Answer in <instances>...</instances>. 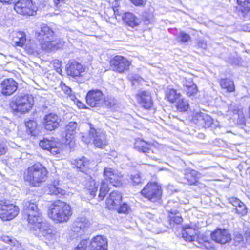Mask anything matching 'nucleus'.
Here are the masks:
<instances>
[{
  "mask_svg": "<svg viewBox=\"0 0 250 250\" xmlns=\"http://www.w3.org/2000/svg\"><path fill=\"white\" fill-rule=\"evenodd\" d=\"M23 216L27 217L30 230L36 236L43 237L49 241L55 239L56 235L52 227L42 216V214L37 205L29 201L25 200L23 203Z\"/></svg>",
  "mask_w": 250,
  "mask_h": 250,
  "instance_id": "obj_1",
  "label": "nucleus"
},
{
  "mask_svg": "<svg viewBox=\"0 0 250 250\" xmlns=\"http://www.w3.org/2000/svg\"><path fill=\"white\" fill-rule=\"evenodd\" d=\"M48 215L56 223L66 222L72 215L71 207L64 202L57 200L50 205Z\"/></svg>",
  "mask_w": 250,
  "mask_h": 250,
  "instance_id": "obj_2",
  "label": "nucleus"
},
{
  "mask_svg": "<svg viewBox=\"0 0 250 250\" xmlns=\"http://www.w3.org/2000/svg\"><path fill=\"white\" fill-rule=\"evenodd\" d=\"M36 37L41 42L40 45L43 50L52 51L59 48L57 41L53 40V31L47 25L42 24L41 26L40 31L36 33Z\"/></svg>",
  "mask_w": 250,
  "mask_h": 250,
  "instance_id": "obj_3",
  "label": "nucleus"
},
{
  "mask_svg": "<svg viewBox=\"0 0 250 250\" xmlns=\"http://www.w3.org/2000/svg\"><path fill=\"white\" fill-rule=\"evenodd\" d=\"M47 174V169L42 165L35 164L28 168L25 180L30 186L36 187L46 181Z\"/></svg>",
  "mask_w": 250,
  "mask_h": 250,
  "instance_id": "obj_4",
  "label": "nucleus"
},
{
  "mask_svg": "<svg viewBox=\"0 0 250 250\" xmlns=\"http://www.w3.org/2000/svg\"><path fill=\"white\" fill-rule=\"evenodd\" d=\"M32 98L29 95H21L14 97L10 105L14 111L25 113L32 108Z\"/></svg>",
  "mask_w": 250,
  "mask_h": 250,
  "instance_id": "obj_5",
  "label": "nucleus"
},
{
  "mask_svg": "<svg viewBox=\"0 0 250 250\" xmlns=\"http://www.w3.org/2000/svg\"><path fill=\"white\" fill-rule=\"evenodd\" d=\"M141 193L148 200L156 202L160 200L162 196V187L157 183H148L141 190Z\"/></svg>",
  "mask_w": 250,
  "mask_h": 250,
  "instance_id": "obj_6",
  "label": "nucleus"
},
{
  "mask_svg": "<svg viewBox=\"0 0 250 250\" xmlns=\"http://www.w3.org/2000/svg\"><path fill=\"white\" fill-rule=\"evenodd\" d=\"M19 213L17 206L5 199L0 200V217L3 221L13 219Z\"/></svg>",
  "mask_w": 250,
  "mask_h": 250,
  "instance_id": "obj_7",
  "label": "nucleus"
},
{
  "mask_svg": "<svg viewBox=\"0 0 250 250\" xmlns=\"http://www.w3.org/2000/svg\"><path fill=\"white\" fill-rule=\"evenodd\" d=\"M14 8L17 13L24 16L33 15L36 11L31 0H18Z\"/></svg>",
  "mask_w": 250,
  "mask_h": 250,
  "instance_id": "obj_8",
  "label": "nucleus"
},
{
  "mask_svg": "<svg viewBox=\"0 0 250 250\" xmlns=\"http://www.w3.org/2000/svg\"><path fill=\"white\" fill-rule=\"evenodd\" d=\"M110 64L113 71L122 73L129 69L131 62L125 58L117 55L111 60Z\"/></svg>",
  "mask_w": 250,
  "mask_h": 250,
  "instance_id": "obj_9",
  "label": "nucleus"
},
{
  "mask_svg": "<svg viewBox=\"0 0 250 250\" xmlns=\"http://www.w3.org/2000/svg\"><path fill=\"white\" fill-rule=\"evenodd\" d=\"M104 94L98 89L91 90L86 95V101L88 105L92 107H101L104 104Z\"/></svg>",
  "mask_w": 250,
  "mask_h": 250,
  "instance_id": "obj_10",
  "label": "nucleus"
},
{
  "mask_svg": "<svg viewBox=\"0 0 250 250\" xmlns=\"http://www.w3.org/2000/svg\"><path fill=\"white\" fill-rule=\"evenodd\" d=\"M89 134L93 137V143L95 146L103 148L107 144L106 136L100 129H96L92 124H89Z\"/></svg>",
  "mask_w": 250,
  "mask_h": 250,
  "instance_id": "obj_11",
  "label": "nucleus"
},
{
  "mask_svg": "<svg viewBox=\"0 0 250 250\" xmlns=\"http://www.w3.org/2000/svg\"><path fill=\"white\" fill-rule=\"evenodd\" d=\"M105 180L113 186L118 187L122 185L123 176L121 172L110 167H105L104 171Z\"/></svg>",
  "mask_w": 250,
  "mask_h": 250,
  "instance_id": "obj_12",
  "label": "nucleus"
},
{
  "mask_svg": "<svg viewBox=\"0 0 250 250\" xmlns=\"http://www.w3.org/2000/svg\"><path fill=\"white\" fill-rule=\"evenodd\" d=\"M65 69L67 75L77 79L83 76L85 68L77 61L70 60L66 65Z\"/></svg>",
  "mask_w": 250,
  "mask_h": 250,
  "instance_id": "obj_13",
  "label": "nucleus"
},
{
  "mask_svg": "<svg viewBox=\"0 0 250 250\" xmlns=\"http://www.w3.org/2000/svg\"><path fill=\"white\" fill-rule=\"evenodd\" d=\"M39 145L42 149L48 150L53 155H57L60 153L61 149L60 143L53 137L44 138L41 140Z\"/></svg>",
  "mask_w": 250,
  "mask_h": 250,
  "instance_id": "obj_14",
  "label": "nucleus"
},
{
  "mask_svg": "<svg viewBox=\"0 0 250 250\" xmlns=\"http://www.w3.org/2000/svg\"><path fill=\"white\" fill-rule=\"evenodd\" d=\"M18 88L17 83L12 78L5 79L0 83V90L4 96H10Z\"/></svg>",
  "mask_w": 250,
  "mask_h": 250,
  "instance_id": "obj_15",
  "label": "nucleus"
},
{
  "mask_svg": "<svg viewBox=\"0 0 250 250\" xmlns=\"http://www.w3.org/2000/svg\"><path fill=\"white\" fill-rule=\"evenodd\" d=\"M88 246L90 250H107V239L104 236L97 235L91 239Z\"/></svg>",
  "mask_w": 250,
  "mask_h": 250,
  "instance_id": "obj_16",
  "label": "nucleus"
},
{
  "mask_svg": "<svg viewBox=\"0 0 250 250\" xmlns=\"http://www.w3.org/2000/svg\"><path fill=\"white\" fill-rule=\"evenodd\" d=\"M60 121L57 114L49 113L44 116L43 123L46 130L52 131L58 127Z\"/></svg>",
  "mask_w": 250,
  "mask_h": 250,
  "instance_id": "obj_17",
  "label": "nucleus"
},
{
  "mask_svg": "<svg viewBox=\"0 0 250 250\" xmlns=\"http://www.w3.org/2000/svg\"><path fill=\"white\" fill-rule=\"evenodd\" d=\"M193 121L197 125L205 128L210 127L213 122V120L210 116L201 112L196 113Z\"/></svg>",
  "mask_w": 250,
  "mask_h": 250,
  "instance_id": "obj_18",
  "label": "nucleus"
},
{
  "mask_svg": "<svg viewBox=\"0 0 250 250\" xmlns=\"http://www.w3.org/2000/svg\"><path fill=\"white\" fill-rule=\"evenodd\" d=\"M211 237L213 240L220 244H225L231 240V235L226 229H217L211 234Z\"/></svg>",
  "mask_w": 250,
  "mask_h": 250,
  "instance_id": "obj_19",
  "label": "nucleus"
},
{
  "mask_svg": "<svg viewBox=\"0 0 250 250\" xmlns=\"http://www.w3.org/2000/svg\"><path fill=\"white\" fill-rule=\"evenodd\" d=\"M197 174L198 172L195 170L186 169L180 182L189 185H197L198 183Z\"/></svg>",
  "mask_w": 250,
  "mask_h": 250,
  "instance_id": "obj_20",
  "label": "nucleus"
},
{
  "mask_svg": "<svg viewBox=\"0 0 250 250\" xmlns=\"http://www.w3.org/2000/svg\"><path fill=\"white\" fill-rule=\"evenodd\" d=\"M122 199L121 193L117 191H113L110 193L109 197L107 199L106 204L109 209H117L120 205Z\"/></svg>",
  "mask_w": 250,
  "mask_h": 250,
  "instance_id": "obj_21",
  "label": "nucleus"
},
{
  "mask_svg": "<svg viewBox=\"0 0 250 250\" xmlns=\"http://www.w3.org/2000/svg\"><path fill=\"white\" fill-rule=\"evenodd\" d=\"M137 99L140 104L146 109H149L153 104L151 97L148 91H140L137 94Z\"/></svg>",
  "mask_w": 250,
  "mask_h": 250,
  "instance_id": "obj_22",
  "label": "nucleus"
},
{
  "mask_svg": "<svg viewBox=\"0 0 250 250\" xmlns=\"http://www.w3.org/2000/svg\"><path fill=\"white\" fill-rule=\"evenodd\" d=\"M73 164L80 171L85 173L90 168L91 163L85 157L73 161Z\"/></svg>",
  "mask_w": 250,
  "mask_h": 250,
  "instance_id": "obj_23",
  "label": "nucleus"
},
{
  "mask_svg": "<svg viewBox=\"0 0 250 250\" xmlns=\"http://www.w3.org/2000/svg\"><path fill=\"white\" fill-rule=\"evenodd\" d=\"M198 230L190 227L188 226H186L183 228L182 230V237L186 241L191 242L195 241L197 238V233Z\"/></svg>",
  "mask_w": 250,
  "mask_h": 250,
  "instance_id": "obj_24",
  "label": "nucleus"
},
{
  "mask_svg": "<svg viewBox=\"0 0 250 250\" xmlns=\"http://www.w3.org/2000/svg\"><path fill=\"white\" fill-rule=\"evenodd\" d=\"M167 211L169 212V221L170 226H174V224H179L183 221V218L181 213L178 210L174 208L168 209Z\"/></svg>",
  "mask_w": 250,
  "mask_h": 250,
  "instance_id": "obj_25",
  "label": "nucleus"
},
{
  "mask_svg": "<svg viewBox=\"0 0 250 250\" xmlns=\"http://www.w3.org/2000/svg\"><path fill=\"white\" fill-rule=\"evenodd\" d=\"M123 19L128 26L132 27L138 26L140 23V20L130 12L125 13L123 16Z\"/></svg>",
  "mask_w": 250,
  "mask_h": 250,
  "instance_id": "obj_26",
  "label": "nucleus"
},
{
  "mask_svg": "<svg viewBox=\"0 0 250 250\" xmlns=\"http://www.w3.org/2000/svg\"><path fill=\"white\" fill-rule=\"evenodd\" d=\"M88 221L85 217L77 218L73 224L72 230L79 232L83 230L88 225Z\"/></svg>",
  "mask_w": 250,
  "mask_h": 250,
  "instance_id": "obj_27",
  "label": "nucleus"
},
{
  "mask_svg": "<svg viewBox=\"0 0 250 250\" xmlns=\"http://www.w3.org/2000/svg\"><path fill=\"white\" fill-rule=\"evenodd\" d=\"M78 130V124L76 122H70L65 127V139L71 140Z\"/></svg>",
  "mask_w": 250,
  "mask_h": 250,
  "instance_id": "obj_28",
  "label": "nucleus"
},
{
  "mask_svg": "<svg viewBox=\"0 0 250 250\" xmlns=\"http://www.w3.org/2000/svg\"><path fill=\"white\" fill-rule=\"evenodd\" d=\"M150 146V145L149 144L142 140H136L134 144V147L136 149L146 154L147 155L151 151Z\"/></svg>",
  "mask_w": 250,
  "mask_h": 250,
  "instance_id": "obj_29",
  "label": "nucleus"
},
{
  "mask_svg": "<svg viewBox=\"0 0 250 250\" xmlns=\"http://www.w3.org/2000/svg\"><path fill=\"white\" fill-rule=\"evenodd\" d=\"M26 41V35L23 32H18L13 37L12 42L16 46L22 47Z\"/></svg>",
  "mask_w": 250,
  "mask_h": 250,
  "instance_id": "obj_30",
  "label": "nucleus"
},
{
  "mask_svg": "<svg viewBox=\"0 0 250 250\" xmlns=\"http://www.w3.org/2000/svg\"><path fill=\"white\" fill-rule=\"evenodd\" d=\"M181 96V94L177 92L173 88H167L166 91V97L168 101L171 103L175 102Z\"/></svg>",
  "mask_w": 250,
  "mask_h": 250,
  "instance_id": "obj_31",
  "label": "nucleus"
},
{
  "mask_svg": "<svg viewBox=\"0 0 250 250\" xmlns=\"http://www.w3.org/2000/svg\"><path fill=\"white\" fill-rule=\"evenodd\" d=\"M220 84L222 88L227 89L228 92H231L235 90L234 83L230 79H222L220 80Z\"/></svg>",
  "mask_w": 250,
  "mask_h": 250,
  "instance_id": "obj_32",
  "label": "nucleus"
},
{
  "mask_svg": "<svg viewBox=\"0 0 250 250\" xmlns=\"http://www.w3.org/2000/svg\"><path fill=\"white\" fill-rule=\"evenodd\" d=\"M239 9L244 14L247 13L250 10V0H237Z\"/></svg>",
  "mask_w": 250,
  "mask_h": 250,
  "instance_id": "obj_33",
  "label": "nucleus"
},
{
  "mask_svg": "<svg viewBox=\"0 0 250 250\" xmlns=\"http://www.w3.org/2000/svg\"><path fill=\"white\" fill-rule=\"evenodd\" d=\"M176 106L180 112H185L188 110L189 104L186 100L181 98L178 100Z\"/></svg>",
  "mask_w": 250,
  "mask_h": 250,
  "instance_id": "obj_34",
  "label": "nucleus"
},
{
  "mask_svg": "<svg viewBox=\"0 0 250 250\" xmlns=\"http://www.w3.org/2000/svg\"><path fill=\"white\" fill-rule=\"evenodd\" d=\"M117 100L111 96H107L104 98L103 106L107 107H112L116 105Z\"/></svg>",
  "mask_w": 250,
  "mask_h": 250,
  "instance_id": "obj_35",
  "label": "nucleus"
},
{
  "mask_svg": "<svg viewBox=\"0 0 250 250\" xmlns=\"http://www.w3.org/2000/svg\"><path fill=\"white\" fill-rule=\"evenodd\" d=\"M49 193L50 194L63 195L65 194V190L57 187L55 184H51L49 187Z\"/></svg>",
  "mask_w": 250,
  "mask_h": 250,
  "instance_id": "obj_36",
  "label": "nucleus"
},
{
  "mask_svg": "<svg viewBox=\"0 0 250 250\" xmlns=\"http://www.w3.org/2000/svg\"><path fill=\"white\" fill-rule=\"evenodd\" d=\"M1 240L3 242L10 244L11 246L19 247L21 244L15 238L9 236H3L1 237Z\"/></svg>",
  "mask_w": 250,
  "mask_h": 250,
  "instance_id": "obj_37",
  "label": "nucleus"
},
{
  "mask_svg": "<svg viewBox=\"0 0 250 250\" xmlns=\"http://www.w3.org/2000/svg\"><path fill=\"white\" fill-rule=\"evenodd\" d=\"M108 188L107 184L106 183H105L104 181L101 183L98 196L99 200H102L104 198L106 193L108 191Z\"/></svg>",
  "mask_w": 250,
  "mask_h": 250,
  "instance_id": "obj_38",
  "label": "nucleus"
},
{
  "mask_svg": "<svg viewBox=\"0 0 250 250\" xmlns=\"http://www.w3.org/2000/svg\"><path fill=\"white\" fill-rule=\"evenodd\" d=\"M184 91L188 97L194 96L198 92V89L196 84L193 85L188 88H184Z\"/></svg>",
  "mask_w": 250,
  "mask_h": 250,
  "instance_id": "obj_39",
  "label": "nucleus"
},
{
  "mask_svg": "<svg viewBox=\"0 0 250 250\" xmlns=\"http://www.w3.org/2000/svg\"><path fill=\"white\" fill-rule=\"evenodd\" d=\"M191 38L190 36L183 31L179 33L178 36L177 37V40L182 43H185L190 40Z\"/></svg>",
  "mask_w": 250,
  "mask_h": 250,
  "instance_id": "obj_40",
  "label": "nucleus"
},
{
  "mask_svg": "<svg viewBox=\"0 0 250 250\" xmlns=\"http://www.w3.org/2000/svg\"><path fill=\"white\" fill-rule=\"evenodd\" d=\"M113 210H117L120 213L126 214L129 212L130 210V207L126 203H124L122 205L118 206V208L117 209H114Z\"/></svg>",
  "mask_w": 250,
  "mask_h": 250,
  "instance_id": "obj_41",
  "label": "nucleus"
},
{
  "mask_svg": "<svg viewBox=\"0 0 250 250\" xmlns=\"http://www.w3.org/2000/svg\"><path fill=\"white\" fill-rule=\"evenodd\" d=\"M235 210L236 211V213L241 216H244L247 213V208L246 206L243 202H241V204L235 208Z\"/></svg>",
  "mask_w": 250,
  "mask_h": 250,
  "instance_id": "obj_42",
  "label": "nucleus"
},
{
  "mask_svg": "<svg viewBox=\"0 0 250 250\" xmlns=\"http://www.w3.org/2000/svg\"><path fill=\"white\" fill-rule=\"evenodd\" d=\"M131 179L134 186L141 184L143 181L141 177V174L140 173H137L131 175Z\"/></svg>",
  "mask_w": 250,
  "mask_h": 250,
  "instance_id": "obj_43",
  "label": "nucleus"
},
{
  "mask_svg": "<svg viewBox=\"0 0 250 250\" xmlns=\"http://www.w3.org/2000/svg\"><path fill=\"white\" fill-rule=\"evenodd\" d=\"M89 241L87 240H82L79 243L77 247L75 248L74 250H87V247Z\"/></svg>",
  "mask_w": 250,
  "mask_h": 250,
  "instance_id": "obj_44",
  "label": "nucleus"
},
{
  "mask_svg": "<svg viewBox=\"0 0 250 250\" xmlns=\"http://www.w3.org/2000/svg\"><path fill=\"white\" fill-rule=\"evenodd\" d=\"M182 83L184 88H188L191 86L195 84L191 78L184 77L182 80Z\"/></svg>",
  "mask_w": 250,
  "mask_h": 250,
  "instance_id": "obj_45",
  "label": "nucleus"
},
{
  "mask_svg": "<svg viewBox=\"0 0 250 250\" xmlns=\"http://www.w3.org/2000/svg\"><path fill=\"white\" fill-rule=\"evenodd\" d=\"M26 127L29 130V132L32 134L37 127V123L33 120H30L25 123Z\"/></svg>",
  "mask_w": 250,
  "mask_h": 250,
  "instance_id": "obj_46",
  "label": "nucleus"
},
{
  "mask_svg": "<svg viewBox=\"0 0 250 250\" xmlns=\"http://www.w3.org/2000/svg\"><path fill=\"white\" fill-rule=\"evenodd\" d=\"M234 240L235 243L240 244L244 241L243 236L241 233L239 232H235L234 234Z\"/></svg>",
  "mask_w": 250,
  "mask_h": 250,
  "instance_id": "obj_47",
  "label": "nucleus"
},
{
  "mask_svg": "<svg viewBox=\"0 0 250 250\" xmlns=\"http://www.w3.org/2000/svg\"><path fill=\"white\" fill-rule=\"evenodd\" d=\"M128 78L132 82V85H135L137 83H140L141 81V78L136 75H129Z\"/></svg>",
  "mask_w": 250,
  "mask_h": 250,
  "instance_id": "obj_48",
  "label": "nucleus"
},
{
  "mask_svg": "<svg viewBox=\"0 0 250 250\" xmlns=\"http://www.w3.org/2000/svg\"><path fill=\"white\" fill-rule=\"evenodd\" d=\"M136 6L144 7L146 3V0H130Z\"/></svg>",
  "mask_w": 250,
  "mask_h": 250,
  "instance_id": "obj_49",
  "label": "nucleus"
},
{
  "mask_svg": "<svg viewBox=\"0 0 250 250\" xmlns=\"http://www.w3.org/2000/svg\"><path fill=\"white\" fill-rule=\"evenodd\" d=\"M229 203L231 204L235 208L237 207L240 204H241V201L238 198L235 197H231L229 199Z\"/></svg>",
  "mask_w": 250,
  "mask_h": 250,
  "instance_id": "obj_50",
  "label": "nucleus"
},
{
  "mask_svg": "<svg viewBox=\"0 0 250 250\" xmlns=\"http://www.w3.org/2000/svg\"><path fill=\"white\" fill-rule=\"evenodd\" d=\"M7 150V146L0 140V157L4 155Z\"/></svg>",
  "mask_w": 250,
  "mask_h": 250,
  "instance_id": "obj_51",
  "label": "nucleus"
},
{
  "mask_svg": "<svg viewBox=\"0 0 250 250\" xmlns=\"http://www.w3.org/2000/svg\"><path fill=\"white\" fill-rule=\"evenodd\" d=\"M82 140L85 143L88 144L92 141H93V137H92L89 134L88 135H83L82 136Z\"/></svg>",
  "mask_w": 250,
  "mask_h": 250,
  "instance_id": "obj_52",
  "label": "nucleus"
},
{
  "mask_svg": "<svg viewBox=\"0 0 250 250\" xmlns=\"http://www.w3.org/2000/svg\"><path fill=\"white\" fill-rule=\"evenodd\" d=\"M203 246L208 250H212L214 248L213 245L208 241H204Z\"/></svg>",
  "mask_w": 250,
  "mask_h": 250,
  "instance_id": "obj_53",
  "label": "nucleus"
},
{
  "mask_svg": "<svg viewBox=\"0 0 250 250\" xmlns=\"http://www.w3.org/2000/svg\"><path fill=\"white\" fill-rule=\"evenodd\" d=\"M229 110L232 112L234 114H236L238 112V107L236 105H233L232 104H230V106L229 107Z\"/></svg>",
  "mask_w": 250,
  "mask_h": 250,
  "instance_id": "obj_54",
  "label": "nucleus"
},
{
  "mask_svg": "<svg viewBox=\"0 0 250 250\" xmlns=\"http://www.w3.org/2000/svg\"><path fill=\"white\" fill-rule=\"evenodd\" d=\"M94 188L92 189H89V192L91 196L92 197H94L96 195V192L97 191L98 186L95 185V182H94Z\"/></svg>",
  "mask_w": 250,
  "mask_h": 250,
  "instance_id": "obj_55",
  "label": "nucleus"
},
{
  "mask_svg": "<svg viewBox=\"0 0 250 250\" xmlns=\"http://www.w3.org/2000/svg\"><path fill=\"white\" fill-rule=\"evenodd\" d=\"M198 45L200 48L206 49L207 47V43L204 40H199L198 42Z\"/></svg>",
  "mask_w": 250,
  "mask_h": 250,
  "instance_id": "obj_56",
  "label": "nucleus"
},
{
  "mask_svg": "<svg viewBox=\"0 0 250 250\" xmlns=\"http://www.w3.org/2000/svg\"><path fill=\"white\" fill-rule=\"evenodd\" d=\"M55 67L57 68V71L58 73H60L62 71L60 66H61V62L59 61H56V62H54Z\"/></svg>",
  "mask_w": 250,
  "mask_h": 250,
  "instance_id": "obj_57",
  "label": "nucleus"
},
{
  "mask_svg": "<svg viewBox=\"0 0 250 250\" xmlns=\"http://www.w3.org/2000/svg\"><path fill=\"white\" fill-rule=\"evenodd\" d=\"M65 0H53L54 3L56 7L60 6V4L64 3Z\"/></svg>",
  "mask_w": 250,
  "mask_h": 250,
  "instance_id": "obj_58",
  "label": "nucleus"
},
{
  "mask_svg": "<svg viewBox=\"0 0 250 250\" xmlns=\"http://www.w3.org/2000/svg\"><path fill=\"white\" fill-rule=\"evenodd\" d=\"M64 91H65V93L68 94V95L70 96V94L72 92L71 89L66 86H65L64 88Z\"/></svg>",
  "mask_w": 250,
  "mask_h": 250,
  "instance_id": "obj_59",
  "label": "nucleus"
},
{
  "mask_svg": "<svg viewBox=\"0 0 250 250\" xmlns=\"http://www.w3.org/2000/svg\"><path fill=\"white\" fill-rule=\"evenodd\" d=\"M5 19V16L2 14H0V23H2Z\"/></svg>",
  "mask_w": 250,
  "mask_h": 250,
  "instance_id": "obj_60",
  "label": "nucleus"
},
{
  "mask_svg": "<svg viewBox=\"0 0 250 250\" xmlns=\"http://www.w3.org/2000/svg\"><path fill=\"white\" fill-rule=\"evenodd\" d=\"M12 1V0H0V2L5 3H10Z\"/></svg>",
  "mask_w": 250,
  "mask_h": 250,
  "instance_id": "obj_61",
  "label": "nucleus"
},
{
  "mask_svg": "<svg viewBox=\"0 0 250 250\" xmlns=\"http://www.w3.org/2000/svg\"><path fill=\"white\" fill-rule=\"evenodd\" d=\"M77 106L80 108H83V104L80 101H79L78 100H77Z\"/></svg>",
  "mask_w": 250,
  "mask_h": 250,
  "instance_id": "obj_62",
  "label": "nucleus"
},
{
  "mask_svg": "<svg viewBox=\"0 0 250 250\" xmlns=\"http://www.w3.org/2000/svg\"><path fill=\"white\" fill-rule=\"evenodd\" d=\"M113 10L114 11V15H116V11H118V8L117 7H113Z\"/></svg>",
  "mask_w": 250,
  "mask_h": 250,
  "instance_id": "obj_63",
  "label": "nucleus"
},
{
  "mask_svg": "<svg viewBox=\"0 0 250 250\" xmlns=\"http://www.w3.org/2000/svg\"><path fill=\"white\" fill-rule=\"evenodd\" d=\"M249 118H250V106L249 107Z\"/></svg>",
  "mask_w": 250,
  "mask_h": 250,
  "instance_id": "obj_64",
  "label": "nucleus"
}]
</instances>
